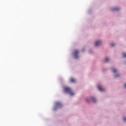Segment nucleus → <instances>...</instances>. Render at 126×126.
I'll list each match as a JSON object with an SVG mask.
<instances>
[{"mask_svg": "<svg viewBox=\"0 0 126 126\" xmlns=\"http://www.w3.org/2000/svg\"><path fill=\"white\" fill-rule=\"evenodd\" d=\"M64 91L67 93H69L70 95H71V96H73V95H74V93H73V92H72V91H71V88H69L68 87H65Z\"/></svg>", "mask_w": 126, "mask_h": 126, "instance_id": "1", "label": "nucleus"}, {"mask_svg": "<svg viewBox=\"0 0 126 126\" xmlns=\"http://www.w3.org/2000/svg\"><path fill=\"white\" fill-rule=\"evenodd\" d=\"M73 55L74 56L75 59L78 58V50H75L74 51Z\"/></svg>", "mask_w": 126, "mask_h": 126, "instance_id": "2", "label": "nucleus"}, {"mask_svg": "<svg viewBox=\"0 0 126 126\" xmlns=\"http://www.w3.org/2000/svg\"><path fill=\"white\" fill-rule=\"evenodd\" d=\"M101 43H102V42L101 41H95V47H97V46H99V45H101Z\"/></svg>", "mask_w": 126, "mask_h": 126, "instance_id": "3", "label": "nucleus"}, {"mask_svg": "<svg viewBox=\"0 0 126 126\" xmlns=\"http://www.w3.org/2000/svg\"><path fill=\"white\" fill-rule=\"evenodd\" d=\"M97 89H98V90H99V91H104V88H102L101 86H98Z\"/></svg>", "mask_w": 126, "mask_h": 126, "instance_id": "4", "label": "nucleus"}, {"mask_svg": "<svg viewBox=\"0 0 126 126\" xmlns=\"http://www.w3.org/2000/svg\"><path fill=\"white\" fill-rule=\"evenodd\" d=\"M56 107H62V103L60 102H57L56 103Z\"/></svg>", "mask_w": 126, "mask_h": 126, "instance_id": "5", "label": "nucleus"}, {"mask_svg": "<svg viewBox=\"0 0 126 126\" xmlns=\"http://www.w3.org/2000/svg\"><path fill=\"white\" fill-rule=\"evenodd\" d=\"M118 10H120V8L115 7L112 9V11H117Z\"/></svg>", "mask_w": 126, "mask_h": 126, "instance_id": "6", "label": "nucleus"}, {"mask_svg": "<svg viewBox=\"0 0 126 126\" xmlns=\"http://www.w3.org/2000/svg\"><path fill=\"white\" fill-rule=\"evenodd\" d=\"M70 82H72V83H74V82H75V79L73 78H71L70 79Z\"/></svg>", "mask_w": 126, "mask_h": 126, "instance_id": "7", "label": "nucleus"}, {"mask_svg": "<svg viewBox=\"0 0 126 126\" xmlns=\"http://www.w3.org/2000/svg\"><path fill=\"white\" fill-rule=\"evenodd\" d=\"M112 70L114 73H116V72H117V69H116V68H112Z\"/></svg>", "mask_w": 126, "mask_h": 126, "instance_id": "8", "label": "nucleus"}, {"mask_svg": "<svg viewBox=\"0 0 126 126\" xmlns=\"http://www.w3.org/2000/svg\"><path fill=\"white\" fill-rule=\"evenodd\" d=\"M92 99L94 103H96V98H95L94 97H92Z\"/></svg>", "mask_w": 126, "mask_h": 126, "instance_id": "9", "label": "nucleus"}, {"mask_svg": "<svg viewBox=\"0 0 126 126\" xmlns=\"http://www.w3.org/2000/svg\"><path fill=\"white\" fill-rule=\"evenodd\" d=\"M105 62H108L109 61V58L108 57H106L105 59Z\"/></svg>", "mask_w": 126, "mask_h": 126, "instance_id": "10", "label": "nucleus"}, {"mask_svg": "<svg viewBox=\"0 0 126 126\" xmlns=\"http://www.w3.org/2000/svg\"><path fill=\"white\" fill-rule=\"evenodd\" d=\"M123 56L124 58H126V53H123Z\"/></svg>", "mask_w": 126, "mask_h": 126, "instance_id": "11", "label": "nucleus"}, {"mask_svg": "<svg viewBox=\"0 0 126 126\" xmlns=\"http://www.w3.org/2000/svg\"><path fill=\"white\" fill-rule=\"evenodd\" d=\"M123 120L124 121H126V117L123 118Z\"/></svg>", "mask_w": 126, "mask_h": 126, "instance_id": "12", "label": "nucleus"}, {"mask_svg": "<svg viewBox=\"0 0 126 126\" xmlns=\"http://www.w3.org/2000/svg\"><path fill=\"white\" fill-rule=\"evenodd\" d=\"M111 47H114V46H115V45H114V44H111Z\"/></svg>", "mask_w": 126, "mask_h": 126, "instance_id": "13", "label": "nucleus"}, {"mask_svg": "<svg viewBox=\"0 0 126 126\" xmlns=\"http://www.w3.org/2000/svg\"><path fill=\"white\" fill-rule=\"evenodd\" d=\"M119 76H120V75H117L115 76V77H119Z\"/></svg>", "mask_w": 126, "mask_h": 126, "instance_id": "14", "label": "nucleus"}, {"mask_svg": "<svg viewBox=\"0 0 126 126\" xmlns=\"http://www.w3.org/2000/svg\"><path fill=\"white\" fill-rule=\"evenodd\" d=\"M124 86H125V88H126V84H125Z\"/></svg>", "mask_w": 126, "mask_h": 126, "instance_id": "15", "label": "nucleus"}, {"mask_svg": "<svg viewBox=\"0 0 126 126\" xmlns=\"http://www.w3.org/2000/svg\"><path fill=\"white\" fill-rule=\"evenodd\" d=\"M86 101H87V102H88V99H86Z\"/></svg>", "mask_w": 126, "mask_h": 126, "instance_id": "16", "label": "nucleus"}, {"mask_svg": "<svg viewBox=\"0 0 126 126\" xmlns=\"http://www.w3.org/2000/svg\"><path fill=\"white\" fill-rule=\"evenodd\" d=\"M54 110H56V108H54Z\"/></svg>", "mask_w": 126, "mask_h": 126, "instance_id": "17", "label": "nucleus"}]
</instances>
